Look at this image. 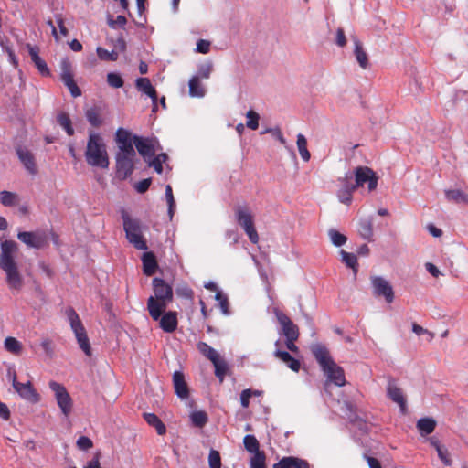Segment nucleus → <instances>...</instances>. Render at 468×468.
I'll return each mask as SVG.
<instances>
[{
	"mask_svg": "<svg viewBox=\"0 0 468 468\" xmlns=\"http://www.w3.org/2000/svg\"><path fill=\"white\" fill-rule=\"evenodd\" d=\"M296 144H297V148H298V151H299V154H300L302 159L304 162H308L311 158V154L307 149V140H306L305 136L302 133H299L297 135Z\"/></svg>",
	"mask_w": 468,
	"mask_h": 468,
	"instance_id": "33",
	"label": "nucleus"
},
{
	"mask_svg": "<svg viewBox=\"0 0 468 468\" xmlns=\"http://www.w3.org/2000/svg\"><path fill=\"white\" fill-rule=\"evenodd\" d=\"M142 261L144 265V272L146 275L154 274L157 267L154 255L151 252L144 253Z\"/></svg>",
	"mask_w": 468,
	"mask_h": 468,
	"instance_id": "27",
	"label": "nucleus"
},
{
	"mask_svg": "<svg viewBox=\"0 0 468 468\" xmlns=\"http://www.w3.org/2000/svg\"><path fill=\"white\" fill-rule=\"evenodd\" d=\"M144 418L145 421L155 428L159 435H164L166 432V428L161 420L154 413H144Z\"/></svg>",
	"mask_w": 468,
	"mask_h": 468,
	"instance_id": "28",
	"label": "nucleus"
},
{
	"mask_svg": "<svg viewBox=\"0 0 468 468\" xmlns=\"http://www.w3.org/2000/svg\"><path fill=\"white\" fill-rule=\"evenodd\" d=\"M27 48L28 49V53L30 55L32 62L34 63L35 61L39 60L40 57L38 55V48L31 46L30 44H27Z\"/></svg>",
	"mask_w": 468,
	"mask_h": 468,
	"instance_id": "58",
	"label": "nucleus"
},
{
	"mask_svg": "<svg viewBox=\"0 0 468 468\" xmlns=\"http://www.w3.org/2000/svg\"><path fill=\"white\" fill-rule=\"evenodd\" d=\"M446 201L451 203L468 204V195L459 189L445 190Z\"/></svg>",
	"mask_w": 468,
	"mask_h": 468,
	"instance_id": "26",
	"label": "nucleus"
},
{
	"mask_svg": "<svg viewBox=\"0 0 468 468\" xmlns=\"http://www.w3.org/2000/svg\"><path fill=\"white\" fill-rule=\"evenodd\" d=\"M365 458L367 462L369 468H382L380 462L377 458L367 455L365 456Z\"/></svg>",
	"mask_w": 468,
	"mask_h": 468,
	"instance_id": "64",
	"label": "nucleus"
},
{
	"mask_svg": "<svg viewBox=\"0 0 468 468\" xmlns=\"http://www.w3.org/2000/svg\"><path fill=\"white\" fill-rule=\"evenodd\" d=\"M107 82L112 88H122L123 86V80L120 74L110 72L107 74Z\"/></svg>",
	"mask_w": 468,
	"mask_h": 468,
	"instance_id": "45",
	"label": "nucleus"
},
{
	"mask_svg": "<svg viewBox=\"0 0 468 468\" xmlns=\"http://www.w3.org/2000/svg\"><path fill=\"white\" fill-rule=\"evenodd\" d=\"M129 138L132 145L136 148L137 152L145 163L155 155L154 140L148 137H143L135 134L133 135L131 133Z\"/></svg>",
	"mask_w": 468,
	"mask_h": 468,
	"instance_id": "9",
	"label": "nucleus"
},
{
	"mask_svg": "<svg viewBox=\"0 0 468 468\" xmlns=\"http://www.w3.org/2000/svg\"><path fill=\"white\" fill-rule=\"evenodd\" d=\"M167 160V154L165 153L159 154L152 157L148 162V166L153 167L158 174L163 172V163Z\"/></svg>",
	"mask_w": 468,
	"mask_h": 468,
	"instance_id": "37",
	"label": "nucleus"
},
{
	"mask_svg": "<svg viewBox=\"0 0 468 468\" xmlns=\"http://www.w3.org/2000/svg\"><path fill=\"white\" fill-rule=\"evenodd\" d=\"M237 220L243 228L250 240L256 244L259 241L258 233L253 225L252 215L245 208L237 211Z\"/></svg>",
	"mask_w": 468,
	"mask_h": 468,
	"instance_id": "13",
	"label": "nucleus"
},
{
	"mask_svg": "<svg viewBox=\"0 0 468 468\" xmlns=\"http://www.w3.org/2000/svg\"><path fill=\"white\" fill-rule=\"evenodd\" d=\"M50 389L54 392L55 399L62 414L68 417L73 409V400L67 391L66 388L56 381L48 383Z\"/></svg>",
	"mask_w": 468,
	"mask_h": 468,
	"instance_id": "8",
	"label": "nucleus"
},
{
	"mask_svg": "<svg viewBox=\"0 0 468 468\" xmlns=\"http://www.w3.org/2000/svg\"><path fill=\"white\" fill-rule=\"evenodd\" d=\"M189 94L192 97H203L205 89L202 87L198 77H192L189 80Z\"/></svg>",
	"mask_w": 468,
	"mask_h": 468,
	"instance_id": "36",
	"label": "nucleus"
},
{
	"mask_svg": "<svg viewBox=\"0 0 468 468\" xmlns=\"http://www.w3.org/2000/svg\"><path fill=\"white\" fill-rule=\"evenodd\" d=\"M173 383L176 395L181 399L188 397V388L183 373L176 371L173 375Z\"/></svg>",
	"mask_w": 468,
	"mask_h": 468,
	"instance_id": "21",
	"label": "nucleus"
},
{
	"mask_svg": "<svg viewBox=\"0 0 468 468\" xmlns=\"http://www.w3.org/2000/svg\"><path fill=\"white\" fill-rule=\"evenodd\" d=\"M387 395L395 403L399 406L402 413L407 410V400L403 394L402 389L398 387L397 382L394 378H389L387 386Z\"/></svg>",
	"mask_w": 468,
	"mask_h": 468,
	"instance_id": "15",
	"label": "nucleus"
},
{
	"mask_svg": "<svg viewBox=\"0 0 468 468\" xmlns=\"http://www.w3.org/2000/svg\"><path fill=\"white\" fill-rule=\"evenodd\" d=\"M96 52L98 58L103 61H116L119 58V53L117 50L113 49L112 51H108L107 49L98 47L96 48Z\"/></svg>",
	"mask_w": 468,
	"mask_h": 468,
	"instance_id": "39",
	"label": "nucleus"
},
{
	"mask_svg": "<svg viewBox=\"0 0 468 468\" xmlns=\"http://www.w3.org/2000/svg\"><path fill=\"white\" fill-rule=\"evenodd\" d=\"M190 420L194 426L202 428L207 420V414L204 410H194L190 413Z\"/></svg>",
	"mask_w": 468,
	"mask_h": 468,
	"instance_id": "35",
	"label": "nucleus"
},
{
	"mask_svg": "<svg viewBox=\"0 0 468 468\" xmlns=\"http://www.w3.org/2000/svg\"><path fill=\"white\" fill-rule=\"evenodd\" d=\"M417 428L421 435H428L434 431L436 421L432 418H421L417 421Z\"/></svg>",
	"mask_w": 468,
	"mask_h": 468,
	"instance_id": "24",
	"label": "nucleus"
},
{
	"mask_svg": "<svg viewBox=\"0 0 468 468\" xmlns=\"http://www.w3.org/2000/svg\"><path fill=\"white\" fill-rule=\"evenodd\" d=\"M2 205H15L20 202L18 196L13 192L2 191L0 193Z\"/></svg>",
	"mask_w": 468,
	"mask_h": 468,
	"instance_id": "42",
	"label": "nucleus"
},
{
	"mask_svg": "<svg viewBox=\"0 0 468 468\" xmlns=\"http://www.w3.org/2000/svg\"><path fill=\"white\" fill-rule=\"evenodd\" d=\"M208 463L209 468H220L221 467V459L219 452L216 450H210L208 455Z\"/></svg>",
	"mask_w": 468,
	"mask_h": 468,
	"instance_id": "47",
	"label": "nucleus"
},
{
	"mask_svg": "<svg viewBox=\"0 0 468 468\" xmlns=\"http://www.w3.org/2000/svg\"><path fill=\"white\" fill-rule=\"evenodd\" d=\"M126 23V17L122 15L118 16L116 19H113V17L111 15H109L107 17V24L111 28H116L118 27L123 28Z\"/></svg>",
	"mask_w": 468,
	"mask_h": 468,
	"instance_id": "46",
	"label": "nucleus"
},
{
	"mask_svg": "<svg viewBox=\"0 0 468 468\" xmlns=\"http://www.w3.org/2000/svg\"><path fill=\"white\" fill-rule=\"evenodd\" d=\"M129 136L130 132L123 128H119L115 133V173L120 180H124L133 174L137 161L136 152Z\"/></svg>",
	"mask_w": 468,
	"mask_h": 468,
	"instance_id": "2",
	"label": "nucleus"
},
{
	"mask_svg": "<svg viewBox=\"0 0 468 468\" xmlns=\"http://www.w3.org/2000/svg\"><path fill=\"white\" fill-rule=\"evenodd\" d=\"M13 388L20 396L21 399L35 404L40 400V396L37 391L33 388L30 381L27 383H20L16 379V372H13Z\"/></svg>",
	"mask_w": 468,
	"mask_h": 468,
	"instance_id": "12",
	"label": "nucleus"
},
{
	"mask_svg": "<svg viewBox=\"0 0 468 468\" xmlns=\"http://www.w3.org/2000/svg\"><path fill=\"white\" fill-rule=\"evenodd\" d=\"M292 468H309V464L306 461L292 457Z\"/></svg>",
	"mask_w": 468,
	"mask_h": 468,
	"instance_id": "63",
	"label": "nucleus"
},
{
	"mask_svg": "<svg viewBox=\"0 0 468 468\" xmlns=\"http://www.w3.org/2000/svg\"><path fill=\"white\" fill-rule=\"evenodd\" d=\"M151 179H144L136 184V190L139 193H144L150 186Z\"/></svg>",
	"mask_w": 468,
	"mask_h": 468,
	"instance_id": "60",
	"label": "nucleus"
},
{
	"mask_svg": "<svg viewBox=\"0 0 468 468\" xmlns=\"http://www.w3.org/2000/svg\"><path fill=\"white\" fill-rule=\"evenodd\" d=\"M60 78L65 86L69 89L72 97L77 98L81 95L80 89L74 81L72 74V66L69 58H64L60 61Z\"/></svg>",
	"mask_w": 468,
	"mask_h": 468,
	"instance_id": "10",
	"label": "nucleus"
},
{
	"mask_svg": "<svg viewBox=\"0 0 468 468\" xmlns=\"http://www.w3.org/2000/svg\"><path fill=\"white\" fill-rule=\"evenodd\" d=\"M213 69V65L210 62H207L201 65L198 69V79H208Z\"/></svg>",
	"mask_w": 468,
	"mask_h": 468,
	"instance_id": "49",
	"label": "nucleus"
},
{
	"mask_svg": "<svg viewBox=\"0 0 468 468\" xmlns=\"http://www.w3.org/2000/svg\"><path fill=\"white\" fill-rule=\"evenodd\" d=\"M34 64L43 76L49 75V69L47 66V63L41 58L39 60L35 61Z\"/></svg>",
	"mask_w": 468,
	"mask_h": 468,
	"instance_id": "55",
	"label": "nucleus"
},
{
	"mask_svg": "<svg viewBox=\"0 0 468 468\" xmlns=\"http://www.w3.org/2000/svg\"><path fill=\"white\" fill-rule=\"evenodd\" d=\"M76 445L79 450L88 451L93 447V442L90 438L81 436L77 440Z\"/></svg>",
	"mask_w": 468,
	"mask_h": 468,
	"instance_id": "48",
	"label": "nucleus"
},
{
	"mask_svg": "<svg viewBox=\"0 0 468 468\" xmlns=\"http://www.w3.org/2000/svg\"><path fill=\"white\" fill-rule=\"evenodd\" d=\"M136 88L139 91L146 94L152 99L154 107L153 111L156 109V101H157V92L154 86L151 84L149 79L147 78H138L136 80Z\"/></svg>",
	"mask_w": 468,
	"mask_h": 468,
	"instance_id": "19",
	"label": "nucleus"
},
{
	"mask_svg": "<svg viewBox=\"0 0 468 468\" xmlns=\"http://www.w3.org/2000/svg\"><path fill=\"white\" fill-rule=\"evenodd\" d=\"M210 49V42L205 39H199L197 43L196 51L202 54H207Z\"/></svg>",
	"mask_w": 468,
	"mask_h": 468,
	"instance_id": "51",
	"label": "nucleus"
},
{
	"mask_svg": "<svg viewBox=\"0 0 468 468\" xmlns=\"http://www.w3.org/2000/svg\"><path fill=\"white\" fill-rule=\"evenodd\" d=\"M252 457L250 459V467L251 468H265V454L263 452H259L256 453H252Z\"/></svg>",
	"mask_w": 468,
	"mask_h": 468,
	"instance_id": "44",
	"label": "nucleus"
},
{
	"mask_svg": "<svg viewBox=\"0 0 468 468\" xmlns=\"http://www.w3.org/2000/svg\"><path fill=\"white\" fill-rule=\"evenodd\" d=\"M246 117L248 119L246 126L249 129L256 130L259 127L260 115L256 112L250 110L247 112Z\"/></svg>",
	"mask_w": 468,
	"mask_h": 468,
	"instance_id": "43",
	"label": "nucleus"
},
{
	"mask_svg": "<svg viewBox=\"0 0 468 468\" xmlns=\"http://www.w3.org/2000/svg\"><path fill=\"white\" fill-rule=\"evenodd\" d=\"M4 346L8 352L14 355H20L23 350L22 344L12 336H8L5 339Z\"/></svg>",
	"mask_w": 468,
	"mask_h": 468,
	"instance_id": "31",
	"label": "nucleus"
},
{
	"mask_svg": "<svg viewBox=\"0 0 468 468\" xmlns=\"http://www.w3.org/2000/svg\"><path fill=\"white\" fill-rule=\"evenodd\" d=\"M356 185H353V190L356 187L363 186L366 183L369 191L375 189L378 184V177L375 172L367 166H359L355 171Z\"/></svg>",
	"mask_w": 468,
	"mask_h": 468,
	"instance_id": "11",
	"label": "nucleus"
},
{
	"mask_svg": "<svg viewBox=\"0 0 468 468\" xmlns=\"http://www.w3.org/2000/svg\"><path fill=\"white\" fill-rule=\"evenodd\" d=\"M245 449L250 453L261 452L259 450V442L253 435H246L243 440Z\"/></svg>",
	"mask_w": 468,
	"mask_h": 468,
	"instance_id": "41",
	"label": "nucleus"
},
{
	"mask_svg": "<svg viewBox=\"0 0 468 468\" xmlns=\"http://www.w3.org/2000/svg\"><path fill=\"white\" fill-rule=\"evenodd\" d=\"M374 293L377 296H384L387 303H390L394 300V292L392 286L382 277L372 278Z\"/></svg>",
	"mask_w": 468,
	"mask_h": 468,
	"instance_id": "16",
	"label": "nucleus"
},
{
	"mask_svg": "<svg viewBox=\"0 0 468 468\" xmlns=\"http://www.w3.org/2000/svg\"><path fill=\"white\" fill-rule=\"evenodd\" d=\"M252 396V390L248 388L244 389L240 394V403L243 408H248L250 405V398Z\"/></svg>",
	"mask_w": 468,
	"mask_h": 468,
	"instance_id": "54",
	"label": "nucleus"
},
{
	"mask_svg": "<svg viewBox=\"0 0 468 468\" xmlns=\"http://www.w3.org/2000/svg\"><path fill=\"white\" fill-rule=\"evenodd\" d=\"M123 220V229L128 241L137 250H144L147 249L146 241L143 235L144 227L139 219L131 217L124 210L122 211Z\"/></svg>",
	"mask_w": 468,
	"mask_h": 468,
	"instance_id": "6",
	"label": "nucleus"
},
{
	"mask_svg": "<svg viewBox=\"0 0 468 468\" xmlns=\"http://www.w3.org/2000/svg\"><path fill=\"white\" fill-rule=\"evenodd\" d=\"M57 122L66 131L68 135L71 136L74 134V129L69 114L64 112H59L57 116Z\"/></svg>",
	"mask_w": 468,
	"mask_h": 468,
	"instance_id": "34",
	"label": "nucleus"
},
{
	"mask_svg": "<svg viewBox=\"0 0 468 468\" xmlns=\"http://www.w3.org/2000/svg\"><path fill=\"white\" fill-rule=\"evenodd\" d=\"M86 163L92 167L107 169L110 165L107 146L102 136L93 131L89 133L86 150Z\"/></svg>",
	"mask_w": 468,
	"mask_h": 468,
	"instance_id": "3",
	"label": "nucleus"
},
{
	"mask_svg": "<svg viewBox=\"0 0 468 468\" xmlns=\"http://www.w3.org/2000/svg\"><path fill=\"white\" fill-rule=\"evenodd\" d=\"M85 116L88 122L95 128L102 124V118L101 116V109L97 106L91 107L85 112Z\"/></svg>",
	"mask_w": 468,
	"mask_h": 468,
	"instance_id": "25",
	"label": "nucleus"
},
{
	"mask_svg": "<svg viewBox=\"0 0 468 468\" xmlns=\"http://www.w3.org/2000/svg\"><path fill=\"white\" fill-rule=\"evenodd\" d=\"M16 151L18 159L23 164L27 171L31 175H35L37 173V165L33 154L23 146H17Z\"/></svg>",
	"mask_w": 468,
	"mask_h": 468,
	"instance_id": "18",
	"label": "nucleus"
},
{
	"mask_svg": "<svg viewBox=\"0 0 468 468\" xmlns=\"http://www.w3.org/2000/svg\"><path fill=\"white\" fill-rule=\"evenodd\" d=\"M273 468H292V457H284L273 465Z\"/></svg>",
	"mask_w": 468,
	"mask_h": 468,
	"instance_id": "59",
	"label": "nucleus"
},
{
	"mask_svg": "<svg viewBox=\"0 0 468 468\" xmlns=\"http://www.w3.org/2000/svg\"><path fill=\"white\" fill-rule=\"evenodd\" d=\"M212 364L215 367V375L219 378L220 382H222L228 371V365L226 361L219 357Z\"/></svg>",
	"mask_w": 468,
	"mask_h": 468,
	"instance_id": "40",
	"label": "nucleus"
},
{
	"mask_svg": "<svg viewBox=\"0 0 468 468\" xmlns=\"http://www.w3.org/2000/svg\"><path fill=\"white\" fill-rule=\"evenodd\" d=\"M56 22L58 24V27L59 28V32L60 34L63 36V37H66L68 36L69 34V30L67 29V27H65L64 25V18L62 17L61 15H57L56 16Z\"/></svg>",
	"mask_w": 468,
	"mask_h": 468,
	"instance_id": "56",
	"label": "nucleus"
},
{
	"mask_svg": "<svg viewBox=\"0 0 468 468\" xmlns=\"http://www.w3.org/2000/svg\"><path fill=\"white\" fill-rule=\"evenodd\" d=\"M153 286L154 295L148 298L147 309L153 320L157 321L168 303L172 302L173 290L170 285L159 278L153 280Z\"/></svg>",
	"mask_w": 468,
	"mask_h": 468,
	"instance_id": "4",
	"label": "nucleus"
},
{
	"mask_svg": "<svg viewBox=\"0 0 468 468\" xmlns=\"http://www.w3.org/2000/svg\"><path fill=\"white\" fill-rule=\"evenodd\" d=\"M358 232L363 239L370 240L373 235L372 220L370 218L360 220L358 224Z\"/></svg>",
	"mask_w": 468,
	"mask_h": 468,
	"instance_id": "32",
	"label": "nucleus"
},
{
	"mask_svg": "<svg viewBox=\"0 0 468 468\" xmlns=\"http://www.w3.org/2000/svg\"><path fill=\"white\" fill-rule=\"evenodd\" d=\"M160 327L166 333L174 332L177 327V314L176 312H167L163 316L160 315Z\"/></svg>",
	"mask_w": 468,
	"mask_h": 468,
	"instance_id": "20",
	"label": "nucleus"
},
{
	"mask_svg": "<svg viewBox=\"0 0 468 468\" xmlns=\"http://www.w3.org/2000/svg\"><path fill=\"white\" fill-rule=\"evenodd\" d=\"M412 331L418 335H420L422 334H428L431 337V340L433 338L434 336V334L433 333H431L429 332L427 329L423 328L422 326L417 324H412Z\"/></svg>",
	"mask_w": 468,
	"mask_h": 468,
	"instance_id": "61",
	"label": "nucleus"
},
{
	"mask_svg": "<svg viewBox=\"0 0 468 468\" xmlns=\"http://www.w3.org/2000/svg\"><path fill=\"white\" fill-rule=\"evenodd\" d=\"M216 300L218 302L220 309L224 314H229L228 311V298L221 293V292H217Z\"/></svg>",
	"mask_w": 468,
	"mask_h": 468,
	"instance_id": "50",
	"label": "nucleus"
},
{
	"mask_svg": "<svg viewBox=\"0 0 468 468\" xmlns=\"http://www.w3.org/2000/svg\"><path fill=\"white\" fill-rule=\"evenodd\" d=\"M438 456L439 458L441 460V462L446 465V466H450L452 465V460L449 456V452H448V450L444 447H442L441 449H438Z\"/></svg>",
	"mask_w": 468,
	"mask_h": 468,
	"instance_id": "52",
	"label": "nucleus"
},
{
	"mask_svg": "<svg viewBox=\"0 0 468 468\" xmlns=\"http://www.w3.org/2000/svg\"><path fill=\"white\" fill-rule=\"evenodd\" d=\"M197 349L204 356L209 359L212 363L216 362L220 357L219 354L205 342H199L197 344Z\"/></svg>",
	"mask_w": 468,
	"mask_h": 468,
	"instance_id": "29",
	"label": "nucleus"
},
{
	"mask_svg": "<svg viewBox=\"0 0 468 468\" xmlns=\"http://www.w3.org/2000/svg\"><path fill=\"white\" fill-rule=\"evenodd\" d=\"M17 239L29 248L41 249L47 244V236L44 232L23 231L17 234Z\"/></svg>",
	"mask_w": 468,
	"mask_h": 468,
	"instance_id": "14",
	"label": "nucleus"
},
{
	"mask_svg": "<svg viewBox=\"0 0 468 468\" xmlns=\"http://www.w3.org/2000/svg\"><path fill=\"white\" fill-rule=\"evenodd\" d=\"M275 314L286 338L299 337L297 325H295L286 314L278 310L275 311Z\"/></svg>",
	"mask_w": 468,
	"mask_h": 468,
	"instance_id": "17",
	"label": "nucleus"
},
{
	"mask_svg": "<svg viewBox=\"0 0 468 468\" xmlns=\"http://www.w3.org/2000/svg\"><path fill=\"white\" fill-rule=\"evenodd\" d=\"M354 55L356 57V60L359 64V66L363 69H367L370 67V63L368 60V56L364 50L361 43L359 41L354 40Z\"/></svg>",
	"mask_w": 468,
	"mask_h": 468,
	"instance_id": "22",
	"label": "nucleus"
},
{
	"mask_svg": "<svg viewBox=\"0 0 468 468\" xmlns=\"http://www.w3.org/2000/svg\"><path fill=\"white\" fill-rule=\"evenodd\" d=\"M335 44L339 47H344L346 44V38L342 28H338L336 31Z\"/></svg>",
	"mask_w": 468,
	"mask_h": 468,
	"instance_id": "57",
	"label": "nucleus"
},
{
	"mask_svg": "<svg viewBox=\"0 0 468 468\" xmlns=\"http://www.w3.org/2000/svg\"><path fill=\"white\" fill-rule=\"evenodd\" d=\"M274 356L282 360L283 363L287 364V366L294 372H298L300 369V362L293 358L288 352L276 350L274 352Z\"/></svg>",
	"mask_w": 468,
	"mask_h": 468,
	"instance_id": "23",
	"label": "nucleus"
},
{
	"mask_svg": "<svg viewBox=\"0 0 468 468\" xmlns=\"http://www.w3.org/2000/svg\"><path fill=\"white\" fill-rule=\"evenodd\" d=\"M328 236L332 244L335 247H341L345 245L348 240L346 235L334 229L328 230Z\"/></svg>",
	"mask_w": 468,
	"mask_h": 468,
	"instance_id": "38",
	"label": "nucleus"
},
{
	"mask_svg": "<svg viewBox=\"0 0 468 468\" xmlns=\"http://www.w3.org/2000/svg\"><path fill=\"white\" fill-rule=\"evenodd\" d=\"M342 182L341 188L338 191V198L342 203L347 202L351 199V186L349 185L348 176L346 175L344 179H340Z\"/></svg>",
	"mask_w": 468,
	"mask_h": 468,
	"instance_id": "30",
	"label": "nucleus"
},
{
	"mask_svg": "<svg viewBox=\"0 0 468 468\" xmlns=\"http://www.w3.org/2000/svg\"><path fill=\"white\" fill-rule=\"evenodd\" d=\"M41 347L43 348L44 352L47 356H53V344L52 341L48 338H45L41 341Z\"/></svg>",
	"mask_w": 468,
	"mask_h": 468,
	"instance_id": "53",
	"label": "nucleus"
},
{
	"mask_svg": "<svg viewBox=\"0 0 468 468\" xmlns=\"http://www.w3.org/2000/svg\"><path fill=\"white\" fill-rule=\"evenodd\" d=\"M0 249V268L5 274L7 287L13 293H19L25 280L16 261L18 245L13 240H5L1 242Z\"/></svg>",
	"mask_w": 468,
	"mask_h": 468,
	"instance_id": "1",
	"label": "nucleus"
},
{
	"mask_svg": "<svg viewBox=\"0 0 468 468\" xmlns=\"http://www.w3.org/2000/svg\"><path fill=\"white\" fill-rule=\"evenodd\" d=\"M67 316L68 320L69 322L70 327L72 331L74 332V335L76 336V339L78 341V344L81 350L87 355H91V347L90 345L89 338L87 336L86 330L81 323V321L79 318V315L77 313L69 308L67 310Z\"/></svg>",
	"mask_w": 468,
	"mask_h": 468,
	"instance_id": "7",
	"label": "nucleus"
},
{
	"mask_svg": "<svg viewBox=\"0 0 468 468\" xmlns=\"http://www.w3.org/2000/svg\"><path fill=\"white\" fill-rule=\"evenodd\" d=\"M112 43L120 52H124L126 50V42L122 35L119 36L114 42L112 41Z\"/></svg>",
	"mask_w": 468,
	"mask_h": 468,
	"instance_id": "62",
	"label": "nucleus"
},
{
	"mask_svg": "<svg viewBox=\"0 0 468 468\" xmlns=\"http://www.w3.org/2000/svg\"><path fill=\"white\" fill-rule=\"evenodd\" d=\"M311 350L326 377L327 381L338 387L344 386L346 384L344 371L334 362L327 348L323 345L315 344L311 346Z\"/></svg>",
	"mask_w": 468,
	"mask_h": 468,
	"instance_id": "5",
	"label": "nucleus"
}]
</instances>
